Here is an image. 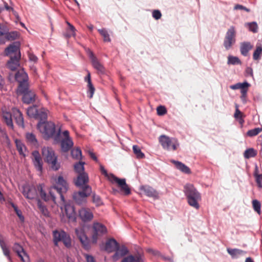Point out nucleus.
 I'll return each instance as SVG.
<instances>
[{
	"label": "nucleus",
	"mask_w": 262,
	"mask_h": 262,
	"mask_svg": "<svg viewBox=\"0 0 262 262\" xmlns=\"http://www.w3.org/2000/svg\"><path fill=\"white\" fill-rule=\"evenodd\" d=\"M152 15L155 19L158 20L161 17L162 14L159 10H155L152 13Z\"/></svg>",
	"instance_id": "nucleus-55"
},
{
	"label": "nucleus",
	"mask_w": 262,
	"mask_h": 262,
	"mask_svg": "<svg viewBox=\"0 0 262 262\" xmlns=\"http://www.w3.org/2000/svg\"><path fill=\"white\" fill-rule=\"evenodd\" d=\"M85 258L87 262H95L94 258L91 255L86 254Z\"/></svg>",
	"instance_id": "nucleus-60"
},
{
	"label": "nucleus",
	"mask_w": 262,
	"mask_h": 262,
	"mask_svg": "<svg viewBox=\"0 0 262 262\" xmlns=\"http://www.w3.org/2000/svg\"><path fill=\"white\" fill-rule=\"evenodd\" d=\"M252 205L254 211L260 214L261 213V204L260 202L256 200H254L252 201Z\"/></svg>",
	"instance_id": "nucleus-49"
},
{
	"label": "nucleus",
	"mask_w": 262,
	"mask_h": 262,
	"mask_svg": "<svg viewBox=\"0 0 262 262\" xmlns=\"http://www.w3.org/2000/svg\"><path fill=\"white\" fill-rule=\"evenodd\" d=\"M18 83L19 84L17 88V93L18 94H22L30 90L28 81Z\"/></svg>",
	"instance_id": "nucleus-32"
},
{
	"label": "nucleus",
	"mask_w": 262,
	"mask_h": 262,
	"mask_svg": "<svg viewBox=\"0 0 262 262\" xmlns=\"http://www.w3.org/2000/svg\"><path fill=\"white\" fill-rule=\"evenodd\" d=\"M12 250L16 253L18 256L20 258L23 262H27L29 261V256L25 251L23 247L18 243H15L12 247Z\"/></svg>",
	"instance_id": "nucleus-16"
},
{
	"label": "nucleus",
	"mask_w": 262,
	"mask_h": 262,
	"mask_svg": "<svg viewBox=\"0 0 262 262\" xmlns=\"http://www.w3.org/2000/svg\"><path fill=\"white\" fill-rule=\"evenodd\" d=\"M3 118L6 123L8 126H9L10 128H13V124L12 122V117L13 114L8 112H4L2 114Z\"/></svg>",
	"instance_id": "nucleus-28"
},
{
	"label": "nucleus",
	"mask_w": 262,
	"mask_h": 262,
	"mask_svg": "<svg viewBox=\"0 0 262 262\" xmlns=\"http://www.w3.org/2000/svg\"><path fill=\"white\" fill-rule=\"evenodd\" d=\"M1 247L3 250V252L4 254L7 257V258H8V259L9 260V261L10 262H12V258L11 257V256L10 255V250H9V248L7 247L6 244H5V245L1 246Z\"/></svg>",
	"instance_id": "nucleus-48"
},
{
	"label": "nucleus",
	"mask_w": 262,
	"mask_h": 262,
	"mask_svg": "<svg viewBox=\"0 0 262 262\" xmlns=\"http://www.w3.org/2000/svg\"><path fill=\"white\" fill-rule=\"evenodd\" d=\"M100 170L102 174L104 175L112 183H116L120 187V190L124 192V194L129 195L130 193V190L126 183L125 179H119L113 173H107L106 170L104 166L100 165Z\"/></svg>",
	"instance_id": "nucleus-5"
},
{
	"label": "nucleus",
	"mask_w": 262,
	"mask_h": 262,
	"mask_svg": "<svg viewBox=\"0 0 262 262\" xmlns=\"http://www.w3.org/2000/svg\"><path fill=\"white\" fill-rule=\"evenodd\" d=\"M18 32L16 31L9 32V29L7 28V31L4 38V44L9 40H13L18 37Z\"/></svg>",
	"instance_id": "nucleus-31"
},
{
	"label": "nucleus",
	"mask_w": 262,
	"mask_h": 262,
	"mask_svg": "<svg viewBox=\"0 0 262 262\" xmlns=\"http://www.w3.org/2000/svg\"><path fill=\"white\" fill-rule=\"evenodd\" d=\"M84 162L79 161L74 165V170L78 175L75 180V184L77 187H81L89 182V178L87 173L84 172Z\"/></svg>",
	"instance_id": "nucleus-7"
},
{
	"label": "nucleus",
	"mask_w": 262,
	"mask_h": 262,
	"mask_svg": "<svg viewBox=\"0 0 262 262\" xmlns=\"http://www.w3.org/2000/svg\"><path fill=\"white\" fill-rule=\"evenodd\" d=\"M15 144L19 154L25 157L26 155L25 152L26 151V148L25 145L22 143L21 141L18 140H15Z\"/></svg>",
	"instance_id": "nucleus-34"
},
{
	"label": "nucleus",
	"mask_w": 262,
	"mask_h": 262,
	"mask_svg": "<svg viewBox=\"0 0 262 262\" xmlns=\"http://www.w3.org/2000/svg\"><path fill=\"white\" fill-rule=\"evenodd\" d=\"M239 83H237L235 84H233V85H231L230 86V88L232 90H237V89H239Z\"/></svg>",
	"instance_id": "nucleus-62"
},
{
	"label": "nucleus",
	"mask_w": 262,
	"mask_h": 262,
	"mask_svg": "<svg viewBox=\"0 0 262 262\" xmlns=\"http://www.w3.org/2000/svg\"><path fill=\"white\" fill-rule=\"evenodd\" d=\"M246 73L247 75L253 76V70L250 67H247L246 69Z\"/></svg>",
	"instance_id": "nucleus-61"
},
{
	"label": "nucleus",
	"mask_w": 262,
	"mask_h": 262,
	"mask_svg": "<svg viewBox=\"0 0 262 262\" xmlns=\"http://www.w3.org/2000/svg\"><path fill=\"white\" fill-rule=\"evenodd\" d=\"M37 128L45 139L54 137L56 135L55 124L52 122H39L37 124Z\"/></svg>",
	"instance_id": "nucleus-8"
},
{
	"label": "nucleus",
	"mask_w": 262,
	"mask_h": 262,
	"mask_svg": "<svg viewBox=\"0 0 262 262\" xmlns=\"http://www.w3.org/2000/svg\"><path fill=\"white\" fill-rule=\"evenodd\" d=\"M115 251V254L112 256V259L114 261L118 260L120 258L127 254L128 252V250L126 247L123 245L120 247L119 245L118 248H117Z\"/></svg>",
	"instance_id": "nucleus-22"
},
{
	"label": "nucleus",
	"mask_w": 262,
	"mask_h": 262,
	"mask_svg": "<svg viewBox=\"0 0 262 262\" xmlns=\"http://www.w3.org/2000/svg\"><path fill=\"white\" fill-rule=\"evenodd\" d=\"M23 194L26 198L32 200L37 196V190L34 186L26 185L23 186Z\"/></svg>",
	"instance_id": "nucleus-17"
},
{
	"label": "nucleus",
	"mask_w": 262,
	"mask_h": 262,
	"mask_svg": "<svg viewBox=\"0 0 262 262\" xmlns=\"http://www.w3.org/2000/svg\"><path fill=\"white\" fill-rule=\"evenodd\" d=\"M228 253L233 257L235 258L237 255H241L244 253V251L238 249H227Z\"/></svg>",
	"instance_id": "nucleus-43"
},
{
	"label": "nucleus",
	"mask_w": 262,
	"mask_h": 262,
	"mask_svg": "<svg viewBox=\"0 0 262 262\" xmlns=\"http://www.w3.org/2000/svg\"><path fill=\"white\" fill-rule=\"evenodd\" d=\"M255 178H256V183L257 184L258 187L260 188H262L261 181L260 180L259 178H258L256 176H255Z\"/></svg>",
	"instance_id": "nucleus-63"
},
{
	"label": "nucleus",
	"mask_w": 262,
	"mask_h": 262,
	"mask_svg": "<svg viewBox=\"0 0 262 262\" xmlns=\"http://www.w3.org/2000/svg\"><path fill=\"white\" fill-rule=\"evenodd\" d=\"M234 117L236 119H239V122L241 123H243L244 122L243 119H242V113L241 112L238 110L237 107H236V109L235 110V112L234 115Z\"/></svg>",
	"instance_id": "nucleus-54"
},
{
	"label": "nucleus",
	"mask_w": 262,
	"mask_h": 262,
	"mask_svg": "<svg viewBox=\"0 0 262 262\" xmlns=\"http://www.w3.org/2000/svg\"><path fill=\"white\" fill-rule=\"evenodd\" d=\"M6 56H9L10 59L7 62L6 67L12 71H14L20 66L21 54L19 45L13 43L5 49Z\"/></svg>",
	"instance_id": "nucleus-2"
},
{
	"label": "nucleus",
	"mask_w": 262,
	"mask_h": 262,
	"mask_svg": "<svg viewBox=\"0 0 262 262\" xmlns=\"http://www.w3.org/2000/svg\"><path fill=\"white\" fill-rule=\"evenodd\" d=\"M5 86V80L4 78L0 75V90L4 89Z\"/></svg>",
	"instance_id": "nucleus-58"
},
{
	"label": "nucleus",
	"mask_w": 262,
	"mask_h": 262,
	"mask_svg": "<svg viewBox=\"0 0 262 262\" xmlns=\"http://www.w3.org/2000/svg\"><path fill=\"white\" fill-rule=\"evenodd\" d=\"M253 48V46L251 45V43L249 42H244L241 44L240 47V51L241 54L244 56H246L248 54V52L250 50L252 49Z\"/></svg>",
	"instance_id": "nucleus-29"
},
{
	"label": "nucleus",
	"mask_w": 262,
	"mask_h": 262,
	"mask_svg": "<svg viewBox=\"0 0 262 262\" xmlns=\"http://www.w3.org/2000/svg\"><path fill=\"white\" fill-rule=\"evenodd\" d=\"M159 142L163 148L168 150H176L180 145L176 138H170L165 135H161L159 137Z\"/></svg>",
	"instance_id": "nucleus-11"
},
{
	"label": "nucleus",
	"mask_w": 262,
	"mask_h": 262,
	"mask_svg": "<svg viewBox=\"0 0 262 262\" xmlns=\"http://www.w3.org/2000/svg\"><path fill=\"white\" fill-rule=\"evenodd\" d=\"M38 110H39L37 108L36 106L34 105L29 107L27 110V113L29 117L35 118L37 115Z\"/></svg>",
	"instance_id": "nucleus-41"
},
{
	"label": "nucleus",
	"mask_w": 262,
	"mask_h": 262,
	"mask_svg": "<svg viewBox=\"0 0 262 262\" xmlns=\"http://www.w3.org/2000/svg\"><path fill=\"white\" fill-rule=\"evenodd\" d=\"M54 140L60 143L61 150L64 152L69 151L74 144L70 137L69 132L66 130L61 132V126L58 128L57 134L54 137Z\"/></svg>",
	"instance_id": "nucleus-3"
},
{
	"label": "nucleus",
	"mask_w": 262,
	"mask_h": 262,
	"mask_svg": "<svg viewBox=\"0 0 262 262\" xmlns=\"http://www.w3.org/2000/svg\"><path fill=\"white\" fill-rule=\"evenodd\" d=\"M157 114L159 115H163L166 114V110L163 106H159L157 108Z\"/></svg>",
	"instance_id": "nucleus-56"
},
{
	"label": "nucleus",
	"mask_w": 262,
	"mask_h": 262,
	"mask_svg": "<svg viewBox=\"0 0 262 262\" xmlns=\"http://www.w3.org/2000/svg\"><path fill=\"white\" fill-rule=\"evenodd\" d=\"M133 150L134 154L138 159H143L145 157V155L142 152L140 148L137 145H133Z\"/></svg>",
	"instance_id": "nucleus-36"
},
{
	"label": "nucleus",
	"mask_w": 262,
	"mask_h": 262,
	"mask_svg": "<svg viewBox=\"0 0 262 262\" xmlns=\"http://www.w3.org/2000/svg\"><path fill=\"white\" fill-rule=\"evenodd\" d=\"M93 202L97 206H100L102 204V201L100 196L95 193L93 194Z\"/></svg>",
	"instance_id": "nucleus-52"
},
{
	"label": "nucleus",
	"mask_w": 262,
	"mask_h": 262,
	"mask_svg": "<svg viewBox=\"0 0 262 262\" xmlns=\"http://www.w3.org/2000/svg\"><path fill=\"white\" fill-rule=\"evenodd\" d=\"M236 31L234 26H231L226 33L224 40V46L229 50L235 42Z\"/></svg>",
	"instance_id": "nucleus-13"
},
{
	"label": "nucleus",
	"mask_w": 262,
	"mask_h": 262,
	"mask_svg": "<svg viewBox=\"0 0 262 262\" xmlns=\"http://www.w3.org/2000/svg\"><path fill=\"white\" fill-rule=\"evenodd\" d=\"M79 187L81 188L82 190L74 192L73 198L77 204L81 205L86 202V198L92 193V188L87 184Z\"/></svg>",
	"instance_id": "nucleus-9"
},
{
	"label": "nucleus",
	"mask_w": 262,
	"mask_h": 262,
	"mask_svg": "<svg viewBox=\"0 0 262 262\" xmlns=\"http://www.w3.org/2000/svg\"><path fill=\"white\" fill-rule=\"evenodd\" d=\"M117 248H118V243L115 239L111 238L106 242L104 250L111 253L115 251Z\"/></svg>",
	"instance_id": "nucleus-23"
},
{
	"label": "nucleus",
	"mask_w": 262,
	"mask_h": 262,
	"mask_svg": "<svg viewBox=\"0 0 262 262\" xmlns=\"http://www.w3.org/2000/svg\"><path fill=\"white\" fill-rule=\"evenodd\" d=\"M42 155L45 161L52 170L56 171L60 168V164L57 162V157L55 155L52 148L49 147H43Z\"/></svg>",
	"instance_id": "nucleus-6"
},
{
	"label": "nucleus",
	"mask_w": 262,
	"mask_h": 262,
	"mask_svg": "<svg viewBox=\"0 0 262 262\" xmlns=\"http://www.w3.org/2000/svg\"><path fill=\"white\" fill-rule=\"evenodd\" d=\"M85 81L88 82V85L92 84L91 79V74L89 71L88 72L87 76L85 77Z\"/></svg>",
	"instance_id": "nucleus-59"
},
{
	"label": "nucleus",
	"mask_w": 262,
	"mask_h": 262,
	"mask_svg": "<svg viewBox=\"0 0 262 262\" xmlns=\"http://www.w3.org/2000/svg\"><path fill=\"white\" fill-rule=\"evenodd\" d=\"M98 32L103 38V40L105 42H110L111 38L110 35L105 29H98Z\"/></svg>",
	"instance_id": "nucleus-47"
},
{
	"label": "nucleus",
	"mask_w": 262,
	"mask_h": 262,
	"mask_svg": "<svg viewBox=\"0 0 262 262\" xmlns=\"http://www.w3.org/2000/svg\"><path fill=\"white\" fill-rule=\"evenodd\" d=\"M262 130L261 128H255L249 130L247 133V135L249 137H253L258 135Z\"/></svg>",
	"instance_id": "nucleus-50"
},
{
	"label": "nucleus",
	"mask_w": 262,
	"mask_h": 262,
	"mask_svg": "<svg viewBox=\"0 0 262 262\" xmlns=\"http://www.w3.org/2000/svg\"><path fill=\"white\" fill-rule=\"evenodd\" d=\"M92 228V242L93 244H96L98 239L106 233L107 229L104 225L97 222L93 223Z\"/></svg>",
	"instance_id": "nucleus-12"
},
{
	"label": "nucleus",
	"mask_w": 262,
	"mask_h": 262,
	"mask_svg": "<svg viewBox=\"0 0 262 262\" xmlns=\"http://www.w3.org/2000/svg\"><path fill=\"white\" fill-rule=\"evenodd\" d=\"M33 164L37 171L41 172L42 170V162L39 152L35 150L32 152Z\"/></svg>",
	"instance_id": "nucleus-21"
},
{
	"label": "nucleus",
	"mask_w": 262,
	"mask_h": 262,
	"mask_svg": "<svg viewBox=\"0 0 262 262\" xmlns=\"http://www.w3.org/2000/svg\"><path fill=\"white\" fill-rule=\"evenodd\" d=\"M53 242L56 246H58L59 242H62L67 248L71 246V239L70 235L63 230H54L53 231Z\"/></svg>",
	"instance_id": "nucleus-10"
},
{
	"label": "nucleus",
	"mask_w": 262,
	"mask_h": 262,
	"mask_svg": "<svg viewBox=\"0 0 262 262\" xmlns=\"http://www.w3.org/2000/svg\"><path fill=\"white\" fill-rule=\"evenodd\" d=\"M22 94L23 95V101L24 103L30 104L35 101L36 95L33 91L29 90Z\"/></svg>",
	"instance_id": "nucleus-24"
},
{
	"label": "nucleus",
	"mask_w": 262,
	"mask_h": 262,
	"mask_svg": "<svg viewBox=\"0 0 262 262\" xmlns=\"http://www.w3.org/2000/svg\"><path fill=\"white\" fill-rule=\"evenodd\" d=\"M88 90L87 92L88 96L90 98H92L93 96V95H94V92L95 90V88L93 85V84H92L91 85H88Z\"/></svg>",
	"instance_id": "nucleus-53"
},
{
	"label": "nucleus",
	"mask_w": 262,
	"mask_h": 262,
	"mask_svg": "<svg viewBox=\"0 0 262 262\" xmlns=\"http://www.w3.org/2000/svg\"><path fill=\"white\" fill-rule=\"evenodd\" d=\"M7 27L0 23V44H4V38L7 31Z\"/></svg>",
	"instance_id": "nucleus-46"
},
{
	"label": "nucleus",
	"mask_w": 262,
	"mask_h": 262,
	"mask_svg": "<svg viewBox=\"0 0 262 262\" xmlns=\"http://www.w3.org/2000/svg\"><path fill=\"white\" fill-rule=\"evenodd\" d=\"M12 207L13 208L16 214L19 217V219L21 221L24 220V217L22 215V212L21 210L18 209L17 207L13 203H12L11 204Z\"/></svg>",
	"instance_id": "nucleus-51"
},
{
	"label": "nucleus",
	"mask_w": 262,
	"mask_h": 262,
	"mask_svg": "<svg viewBox=\"0 0 262 262\" xmlns=\"http://www.w3.org/2000/svg\"><path fill=\"white\" fill-rule=\"evenodd\" d=\"M75 231L83 248L85 250L90 249L91 248L90 241L86 235L84 229L81 227L77 228L75 229Z\"/></svg>",
	"instance_id": "nucleus-14"
},
{
	"label": "nucleus",
	"mask_w": 262,
	"mask_h": 262,
	"mask_svg": "<svg viewBox=\"0 0 262 262\" xmlns=\"http://www.w3.org/2000/svg\"><path fill=\"white\" fill-rule=\"evenodd\" d=\"M227 63L232 65L241 64V61L237 57L230 55L228 57Z\"/></svg>",
	"instance_id": "nucleus-45"
},
{
	"label": "nucleus",
	"mask_w": 262,
	"mask_h": 262,
	"mask_svg": "<svg viewBox=\"0 0 262 262\" xmlns=\"http://www.w3.org/2000/svg\"><path fill=\"white\" fill-rule=\"evenodd\" d=\"M79 216L84 222L91 221L93 218L92 212L88 208H83L79 210Z\"/></svg>",
	"instance_id": "nucleus-18"
},
{
	"label": "nucleus",
	"mask_w": 262,
	"mask_h": 262,
	"mask_svg": "<svg viewBox=\"0 0 262 262\" xmlns=\"http://www.w3.org/2000/svg\"><path fill=\"white\" fill-rule=\"evenodd\" d=\"M12 113L13 114V117L15 120L16 123L22 128L25 127L24 120L22 113L20 111L16 108H13L12 109Z\"/></svg>",
	"instance_id": "nucleus-19"
},
{
	"label": "nucleus",
	"mask_w": 262,
	"mask_h": 262,
	"mask_svg": "<svg viewBox=\"0 0 262 262\" xmlns=\"http://www.w3.org/2000/svg\"><path fill=\"white\" fill-rule=\"evenodd\" d=\"M184 192L187 199L189 205L195 209L199 208L198 202L201 200V194L191 184H186L184 187Z\"/></svg>",
	"instance_id": "nucleus-4"
},
{
	"label": "nucleus",
	"mask_w": 262,
	"mask_h": 262,
	"mask_svg": "<svg viewBox=\"0 0 262 262\" xmlns=\"http://www.w3.org/2000/svg\"><path fill=\"white\" fill-rule=\"evenodd\" d=\"M27 141L34 146L38 145V141L35 136L33 133H28L26 135Z\"/></svg>",
	"instance_id": "nucleus-35"
},
{
	"label": "nucleus",
	"mask_w": 262,
	"mask_h": 262,
	"mask_svg": "<svg viewBox=\"0 0 262 262\" xmlns=\"http://www.w3.org/2000/svg\"><path fill=\"white\" fill-rule=\"evenodd\" d=\"M66 23L69 26V28L66 30V32L64 33V37L67 38H69L72 36L75 37L76 31L75 28L69 22L67 21Z\"/></svg>",
	"instance_id": "nucleus-30"
},
{
	"label": "nucleus",
	"mask_w": 262,
	"mask_h": 262,
	"mask_svg": "<svg viewBox=\"0 0 262 262\" xmlns=\"http://www.w3.org/2000/svg\"><path fill=\"white\" fill-rule=\"evenodd\" d=\"M239 89L241 90V99L244 103H246L247 93L248 90V88L250 86V84L245 81L243 83L239 82Z\"/></svg>",
	"instance_id": "nucleus-25"
},
{
	"label": "nucleus",
	"mask_w": 262,
	"mask_h": 262,
	"mask_svg": "<svg viewBox=\"0 0 262 262\" xmlns=\"http://www.w3.org/2000/svg\"><path fill=\"white\" fill-rule=\"evenodd\" d=\"M257 155V151L252 148L246 149L244 154V157L246 159L254 157Z\"/></svg>",
	"instance_id": "nucleus-40"
},
{
	"label": "nucleus",
	"mask_w": 262,
	"mask_h": 262,
	"mask_svg": "<svg viewBox=\"0 0 262 262\" xmlns=\"http://www.w3.org/2000/svg\"><path fill=\"white\" fill-rule=\"evenodd\" d=\"M28 57L29 60L33 62L34 63H36L38 61L37 57L33 53H29Z\"/></svg>",
	"instance_id": "nucleus-57"
},
{
	"label": "nucleus",
	"mask_w": 262,
	"mask_h": 262,
	"mask_svg": "<svg viewBox=\"0 0 262 262\" xmlns=\"http://www.w3.org/2000/svg\"><path fill=\"white\" fill-rule=\"evenodd\" d=\"M262 54V46H257L255 50L253 55V58L255 60H258L261 57Z\"/></svg>",
	"instance_id": "nucleus-39"
},
{
	"label": "nucleus",
	"mask_w": 262,
	"mask_h": 262,
	"mask_svg": "<svg viewBox=\"0 0 262 262\" xmlns=\"http://www.w3.org/2000/svg\"><path fill=\"white\" fill-rule=\"evenodd\" d=\"M171 162L174 164L178 169H179L182 172L187 174L190 173V168L182 162L174 160H171Z\"/></svg>",
	"instance_id": "nucleus-27"
},
{
	"label": "nucleus",
	"mask_w": 262,
	"mask_h": 262,
	"mask_svg": "<svg viewBox=\"0 0 262 262\" xmlns=\"http://www.w3.org/2000/svg\"><path fill=\"white\" fill-rule=\"evenodd\" d=\"M16 81L18 82H24L29 80V77L27 73L24 69L18 71L15 75Z\"/></svg>",
	"instance_id": "nucleus-26"
},
{
	"label": "nucleus",
	"mask_w": 262,
	"mask_h": 262,
	"mask_svg": "<svg viewBox=\"0 0 262 262\" xmlns=\"http://www.w3.org/2000/svg\"><path fill=\"white\" fill-rule=\"evenodd\" d=\"M37 206L40 211L43 215L46 216H48L49 215V212L48 211V209L40 200H38L37 202Z\"/></svg>",
	"instance_id": "nucleus-42"
},
{
	"label": "nucleus",
	"mask_w": 262,
	"mask_h": 262,
	"mask_svg": "<svg viewBox=\"0 0 262 262\" xmlns=\"http://www.w3.org/2000/svg\"><path fill=\"white\" fill-rule=\"evenodd\" d=\"M245 26L247 27L250 31L253 33H256L258 31V26L255 21L247 23L245 24Z\"/></svg>",
	"instance_id": "nucleus-44"
},
{
	"label": "nucleus",
	"mask_w": 262,
	"mask_h": 262,
	"mask_svg": "<svg viewBox=\"0 0 262 262\" xmlns=\"http://www.w3.org/2000/svg\"><path fill=\"white\" fill-rule=\"evenodd\" d=\"M71 156L73 159L80 160L82 158V153L81 149L77 147L71 150Z\"/></svg>",
	"instance_id": "nucleus-38"
},
{
	"label": "nucleus",
	"mask_w": 262,
	"mask_h": 262,
	"mask_svg": "<svg viewBox=\"0 0 262 262\" xmlns=\"http://www.w3.org/2000/svg\"><path fill=\"white\" fill-rule=\"evenodd\" d=\"M43 184H40L37 186L41 198L46 202L52 200L54 203H56L55 193H58L63 205V206L60 207L61 210L62 211L64 210L66 216L70 221L75 222L76 215L74 206L71 203L66 202L63 195V193H66L69 188L68 184L63 177L60 176L58 177L55 185L51 188L49 194H47L43 190Z\"/></svg>",
	"instance_id": "nucleus-1"
},
{
	"label": "nucleus",
	"mask_w": 262,
	"mask_h": 262,
	"mask_svg": "<svg viewBox=\"0 0 262 262\" xmlns=\"http://www.w3.org/2000/svg\"><path fill=\"white\" fill-rule=\"evenodd\" d=\"M244 7H245L243 5L237 4L234 6V10H244Z\"/></svg>",
	"instance_id": "nucleus-64"
},
{
	"label": "nucleus",
	"mask_w": 262,
	"mask_h": 262,
	"mask_svg": "<svg viewBox=\"0 0 262 262\" xmlns=\"http://www.w3.org/2000/svg\"><path fill=\"white\" fill-rule=\"evenodd\" d=\"M121 262H143L141 255L138 254L135 256H128L122 260Z\"/></svg>",
	"instance_id": "nucleus-33"
},
{
	"label": "nucleus",
	"mask_w": 262,
	"mask_h": 262,
	"mask_svg": "<svg viewBox=\"0 0 262 262\" xmlns=\"http://www.w3.org/2000/svg\"><path fill=\"white\" fill-rule=\"evenodd\" d=\"M140 190L142 191L148 197L152 198L155 199H158L159 193L154 189L152 187L144 185L140 187Z\"/></svg>",
	"instance_id": "nucleus-20"
},
{
	"label": "nucleus",
	"mask_w": 262,
	"mask_h": 262,
	"mask_svg": "<svg viewBox=\"0 0 262 262\" xmlns=\"http://www.w3.org/2000/svg\"><path fill=\"white\" fill-rule=\"evenodd\" d=\"M47 118V114L44 108L39 110L35 119H40L39 122H45Z\"/></svg>",
	"instance_id": "nucleus-37"
},
{
	"label": "nucleus",
	"mask_w": 262,
	"mask_h": 262,
	"mask_svg": "<svg viewBox=\"0 0 262 262\" xmlns=\"http://www.w3.org/2000/svg\"><path fill=\"white\" fill-rule=\"evenodd\" d=\"M86 52L91 59L93 67L97 70V73L100 74H104L105 70L104 66L99 62L93 52L89 49L86 50Z\"/></svg>",
	"instance_id": "nucleus-15"
}]
</instances>
